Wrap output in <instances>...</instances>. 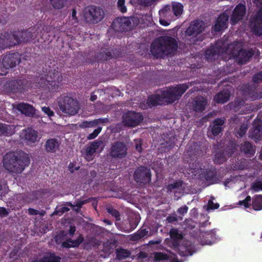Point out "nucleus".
<instances>
[{
    "instance_id": "1",
    "label": "nucleus",
    "mask_w": 262,
    "mask_h": 262,
    "mask_svg": "<svg viewBox=\"0 0 262 262\" xmlns=\"http://www.w3.org/2000/svg\"><path fill=\"white\" fill-rule=\"evenodd\" d=\"M178 42L171 36H161L156 38L151 44L150 52L156 58H164L173 55L178 49Z\"/></svg>"
},
{
    "instance_id": "2",
    "label": "nucleus",
    "mask_w": 262,
    "mask_h": 262,
    "mask_svg": "<svg viewBox=\"0 0 262 262\" xmlns=\"http://www.w3.org/2000/svg\"><path fill=\"white\" fill-rule=\"evenodd\" d=\"M29 164L30 159L28 154L23 151L9 152L4 157L3 166L11 173H21Z\"/></svg>"
},
{
    "instance_id": "3",
    "label": "nucleus",
    "mask_w": 262,
    "mask_h": 262,
    "mask_svg": "<svg viewBox=\"0 0 262 262\" xmlns=\"http://www.w3.org/2000/svg\"><path fill=\"white\" fill-rule=\"evenodd\" d=\"M63 77L61 74L55 70H49L45 77L40 78L39 84L40 86L48 89L50 92L54 93L59 91L63 85Z\"/></svg>"
},
{
    "instance_id": "4",
    "label": "nucleus",
    "mask_w": 262,
    "mask_h": 262,
    "mask_svg": "<svg viewBox=\"0 0 262 262\" xmlns=\"http://www.w3.org/2000/svg\"><path fill=\"white\" fill-rule=\"evenodd\" d=\"M59 110L64 114L74 116L78 113L79 103L76 98L69 95H61L57 99Z\"/></svg>"
},
{
    "instance_id": "5",
    "label": "nucleus",
    "mask_w": 262,
    "mask_h": 262,
    "mask_svg": "<svg viewBox=\"0 0 262 262\" xmlns=\"http://www.w3.org/2000/svg\"><path fill=\"white\" fill-rule=\"evenodd\" d=\"M190 85L189 83L179 84L175 86L169 87L166 90L162 91L161 94L164 104L172 103L179 100Z\"/></svg>"
},
{
    "instance_id": "6",
    "label": "nucleus",
    "mask_w": 262,
    "mask_h": 262,
    "mask_svg": "<svg viewBox=\"0 0 262 262\" xmlns=\"http://www.w3.org/2000/svg\"><path fill=\"white\" fill-rule=\"evenodd\" d=\"M85 21L90 24H96L104 18V12L100 7L91 5L86 7L83 11Z\"/></svg>"
},
{
    "instance_id": "7",
    "label": "nucleus",
    "mask_w": 262,
    "mask_h": 262,
    "mask_svg": "<svg viewBox=\"0 0 262 262\" xmlns=\"http://www.w3.org/2000/svg\"><path fill=\"white\" fill-rule=\"evenodd\" d=\"M258 11L252 14L250 18L249 23L253 33L256 36L262 35V0H253Z\"/></svg>"
},
{
    "instance_id": "8",
    "label": "nucleus",
    "mask_w": 262,
    "mask_h": 262,
    "mask_svg": "<svg viewBox=\"0 0 262 262\" xmlns=\"http://www.w3.org/2000/svg\"><path fill=\"white\" fill-rule=\"evenodd\" d=\"M34 28H29L24 31H15L13 33H7L6 36H11L13 38V41H10V46H15L20 43L21 42H27L30 41L34 36H36L35 33Z\"/></svg>"
},
{
    "instance_id": "9",
    "label": "nucleus",
    "mask_w": 262,
    "mask_h": 262,
    "mask_svg": "<svg viewBox=\"0 0 262 262\" xmlns=\"http://www.w3.org/2000/svg\"><path fill=\"white\" fill-rule=\"evenodd\" d=\"M133 178L135 182L139 185L149 184L151 182V171L147 167L140 166L136 169Z\"/></svg>"
},
{
    "instance_id": "10",
    "label": "nucleus",
    "mask_w": 262,
    "mask_h": 262,
    "mask_svg": "<svg viewBox=\"0 0 262 262\" xmlns=\"http://www.w3.org/2000/svg\"><path fill=\"white\" fill-rule=\"evenodd\" d=\"M127 147L126 144L121 141L113 142L110 150V156L115 159H122L127 155Z\"/></svg>"
},
{
    "instance_id": "11",
    "label": "nucleus",
    "mask_w": 262,
    "mask_h": 262,
    "mask_svg": "<svg viewBox=\"0 0 262 262\" xmlns=\"http://www.w3.org/2000/svg\"><path fill=\"white\" fill-rule=\"evenodd\" d=\"M143 120L142 115L135 112L128 111L122 115V122L125 126L133 127L138 125Z\"/></svg>"
},
{
    "instance_id": "12",
    "label": "nucleus",
    "mask_w": 262,
    "mask_h": 262,
    "mask_svg": "<svg viewBox=\"0 0 262 262\" xmlns=\"http://www.w3.org/2000/svg\"><path fill=\"white\" fill-rule=\"evenodd\" d=\"M20 62V55L18 52L6 54L3 56L2 64L6 69L15 67Z\"/></svg>"
},
{
    "instance_id": "13",
    "label": "nucleus",
    "mask_w": 262,
    "mask_h": 262,
    "mask_svg": "<svg viewBox=\"0 0 262 262\" xmlns=\"http://www.w3.org/2000/svg\"><path fill=\"white\" fill-rule=\"evenodd\" d=\"M246 6L245 5L239 3L233 9L230 17V23L232 25L238 23L244 19L246 14Z\"/></svg>"
},
{
    "instance_id": "14",
    "label": "nucleus",
    "mask_w": 262,
    "mask_h": 262,
    "mask_svg": "<svg viewBox=\"0 0 262 262\" xmlns=\"http://www.w3.org/2000/svg\"><path fill=\"white\" fill-rule=\"evenodd\" d=\"M255 54V50L250 48L248 50L241 49L235 56V59L238 64L242 65L246 64Z\"/></svg>"
},
{
    "instance_id": "15",
    "label": "nucleus",
    "mask_w": 262,
    "mask_h": 262,
    "mask_svg": "<svg viewBox=\"0 0 262 262\" xmlns=\"http://www.w3.org/2000/svg\"><path fill=\"white\" fill-rule=\"evenodd\" d=\"M205 26L203 21L194 20L186 29L185 33L187 36H196L204 30Z\"/></svg>"
},
{
    "instance_id": "16",
    "label": "nucleus",
    "mask_w": 262,
    "mask_h": 262,
    "mask_svg": "<svg viewBox=\"0 0 262 262\" xmlns=\"http://www.w3.org/2000/svg\"><path fill=\"white\" fill-rule=\"evenodd\" d=\"M241 91L244 95L253 100L260 98L257 92V86L254 84H244L242 86Z\"/></svg>"
},
{
    "instance_id": "17",
    "label": "nucleus",
    "mask_w": 262,
    "mask_h": 262,
    "mask_svg": "<svg viewBox=\"0 0 262 262\" xmlns=\"http://www.w3.org/2000/svg\"><path fill=\"white\" fill-rule=\"evenodd\" d=\"M130 23L125 17L117 18L115 19L112 24V28L116 32H122L125 31L128 27Z\"/></svg>"
},
{
    "instance_id": "18",
    "label": "nucleus",
    "mask_w": 262,
    "mask_h": 262,
    "mask_svg": "<svg viewBox=\"0 0 262 262\" xmlns=\"http://www.w3.org/2000/svg\"><path fill=\"white\" fill-rule=\"evenodd\" d=\"M193 111L196 113L203 112L207 105V100L203 96H197L193 99L191 102Z\"/></svg>"
},
{
    "instance_id": "19",
    "label": "nucleus",
    "mask_w": 262,
    "mask_h": 262,
    "mask_svg": "<svg viewBox=\"0 0 262 262\" xmlns=\"http://www.w3.org/2000/svg\"><path fill=\"white\" fill-rule=\"evenodd\" d=\"M225 120L222 118H217L211 121L210 123L209 128L214 137L218 136L223 130Z\"/></svg>"
},
{
    "instance_id": "20",
    "label": "nucleus",
    "mask_w": 262,
    "mask_h": 262,
    "mask_svg": "<svg viewBox=\"0 0 262 262\" xmlns=\"http://www.w3.org/2000/svg\"><path fill=\"white\" fill-rule=\"evenodd\" d=\"M249 137L255 141L262 139V123L261 121L254 123L253 128L249 131Z\"/></svg>"
},
{
    "instance_id": "21",
    "label": "nucleus",
    "mask_w": 262,
    "mask_h": 262,
    "mask_svg": "<svg viewBox=\"0 0 262 262\" xmlns=\"http://www.w3.org/2000/svg\"><path fill=\"white\" fill-rule=\"evenodd\" d=\"M229 16L226 13H222L219 15L213 26V30L215 32H220L227 27V23Z\"/></svg>"
},
{
    "instance_id": "22",
    "label": "nucleus",
    "mask_w": 262,
    "mask_h": 262,
    "mask_svg": "<svg viewBox=\"0 0 262 262\" xmlns=\"http://www.w3.org/2000/svg\"><path fill=\"white\" fill-rule=\"evenodd\" d=\"M217 172L214 168H208L202 170L200 176H202L205 180L211 184H214L216 181Z\"/></svg>"
},
{
    "instance_id": "23",
    "label": "nucleus",
    "mask_w": 262,
    "mask_h": 262,
    "mask_svg": "<svg viewBox=\"0 0 262 262\" xmlns=\"http://www.w3.org/2000/svg\"><path fill=\"white\" fill-rule=\"evenodd\" d=\"M60 142L55 138L48 139L45 144V150L48 153H55L59 148Z\"/></svg>"
},
{
    "instance_id": "24",
    "label": "nucleus",
    "mask_w": 262,
    "mask_h": 262,
    "mask_svg": "<svg viewBox=\"0 0 262 262\" xmlns=\"http://www.w3.org/2000/svg\"><path fill=\"white\" fill-rule=\"evenodd\" d=\"M230 91L224 89L214 96V101L217 103L224 104L230 99Z\"/></svg>"
},
{
    "instance_id": "25",
    "label": "nucleus",
    "mask_w": 262,
    "mask_h": 262,
    "mask_svg": "<svg viewBox=\"0 0 262 262\" xmlns=\"http://www.w3.org/2000/svg\"><path fill=\"white\" fill-rule=\"evenodd\" d=\"M83 241V236L80 234L76 239L72 240L70 238L67 239L62 243V247L66 248L78 247Z\"/></svg>"
},
{
    "instance_id": "26",
    "label": "nucleus",
    "mask_w": 262,
    "mask_h": 262,
    "mask_svg": "<svg viewBox=\"0 0 262 262\" xmlns=\"http://www.w3.org/2000/svg\"><path fill=\"white\" fill-rule=\"evenodd\" d=\"M220 50L218 48L211 46L205 51V57L208 61H212L219 56Z\"/></svg>"
},
{
    "instance_id": "27",
    "label": "nucleus",
    "mask_w": 262,
    "mask_h": 262,
    "mask_svg": "<svg viewBox=\"0 0 262 262\" xmlns=\"http://www.w3.org/2000/svg\"><path fill=\"white\" fill-rule=\"evenodd\" d=\"M17 108L19 112L27 116H32L35 113L34 108L31 105L27 103H19L18 104Z\"/></svg>"
},
{
    "instance_id": "28",
    "label": "nucleus",
    "mask_w": 262,
    "mask_h": 262,
    "mask_svg": "<svg viewBox=\"0 0 262 262\" xmlns=\"http://www.w3.org/2000/svg\"><path fill=\"white\" fill-rule=\"evenodd\" d=\"M147 104L150 107H152L159 105L164 104V102L162 99L161 94H155L151 95L148 97Z\"/></svg>"
},
{
    "instance_id": "29",
    "label": "nucleus",
    "mask_w": 262,
    "mask_h": 262,
    "mask_svg": "<svg viewBox=\"0 0 262 262\" xmlns=\"http://www.w3.org/2000/svg\"><path fill=\"white\" fill-rule=\"evenodd\" d=\"M14 132L13 125L0 123V136H9Z\"/></svg>"
},
{
    "instance_id": "30",
    "label": "nucleus",
    "mask_w": 262,
    "mask_h": 262,
    "mask_svg": "<svg viewBox=\"0 0 262 262\" xmlns=\"http://www.w3.org/2000/svg\"><path fill=\"white\" fill-rule=\"evenodd\" d=\"M241 150L246 155L253 156L255 152V149L253 144L249 141H245L241 144Z\"/></svg>"
},
{
    "instance_id": "31",
    "label": "nucleus",
    "mask_w": 262,
    "mask_h": 262,
    "mask_svg": "<svg viewBox=\"0 0 262 262\" xmlns=\"http://www.w3.org/2000/svg\"><path fill=\"white\" fill-rule=\"evenodd\" d=\"M103 143L102 140H95L92 142L86 149L87 156H92L95 153L96 150Z\"/></svg>"
},
{
    "instance_id": "32",
    "label": "nucleus",
    "mask_w": 262,
    "mask_h": 262,
    "mask_svg": "<svg viewBox=\"0 0 262 262\" xmlns=\"http://www.w3.org/2000/svg\"><path fill=\"white\" fill-rule=\"evenodd\" d=\"M116 259L120 260L129 257L131 252L128 250L119 248L116 249Z\"/></svg>"
},
{
    "instance_id": "33",
    "label": "nucleus",
    "mask_w": 262,
    "mask_h": 262,
    "mask_svg": "<svg viewBox=\"0 0 262 262\" xmlns=\"http://www.w3.org/2000/svg\"><path fill=\"white\" fill-rule=\"evenodd\" d=\"M37 132L32 129L28 128L25 130L24 138L26 140L34 143L37 140Z\"/></svg>"
},
{
    "instance_id": "34",
    "label": "nucleus",
    "mask_w": 262,
    "mask_h": 262,
    "mask_svg": "<svg viewBox=\"0 0 262 262\" xmlns=\"http://www.w3.org/2000/svg\"><path fill=\"white\" fill-rule=\"evenodd\" d=\"M92 200V198H90L88 200H77L74 202V204H73L71 202H68L67 203V205L71 207L74 210H75L76 212H78V211L80 210V209L81 208L82 205L86 204L90 201Z\"/></svg>"
},
{
    "instance_id": "35",
    "label": "nucleus",
    "mask_w": 262,
    "mask_h": 262,
    "mask_svg": "<svg viewBox=\"0 0 262 262\" xmlns=\"http://www.w3.org/2000/svg\"><path fill=\"white\" fill-rule=\"evenodd\" d=\"M169 234L171 238L174 241L173 246H176L178 245V242L183 238V235L179 233L178 229L172 228L169 231Z\"/></svg>"
},
{
    "instance_id": "36",
    "label": "nucleus",
    "mask_w": 262,
    "mask_h": 262,
    "mask_svg": "<svg viewBox=\"0 0 262 262\" xmlns=\"http://www.w3.org/2000/svg\"><path fill=\"white\" fill-rule=\"evenodd\" d=\"M139 223V220L138 217H130L129 219L128 222L127 223H128L129 226L127 227L124 230L125 232L129 233L133 230H134L138 226Z\"/></svg>"
},
{
    "instance_id": "37",
    "label": "nucleus",
    "mask_w": 262,
    "mask_h": 262,
    "mask_svg": "<svg viewBox=\"0 0 262 262\" xmlns=\"http://www.w3.org/2000/svg\"><path fill=\"white\" fill-rule=\"evenodd\" d=\"M176 247H178L179 254L181 256H188L192 255L193 252L188 247L184 245H176Z\"/></svg>"
},
{
    "instance_id": "38",
    "label": "nucleus",
    "mask_w": 262,
    "mask_h": 262,
    "mask_svg": "<svg viewBox=\"0 0 262 262\" xmlns=\"http://www.w3.org/2000/svg\"><path fill=\"white\" fill-rule=\"evenodd\" d=\"M148 232L146 229L141 228L132 235L130 239L133 241H138L145 236Z\"/></svg>"
},
{
    "instance_id": "39",
    "label": "nucleus",
    "mask_w": 262,
    "mask_h": 262,
    "mask_svg": "<svg viewBox=\"0 0 262 262\" xmlns=\"http://www.w3.org/2000/svg\"><path fill=\"white\" fill-rule=\"evenodd\" d=\"M252 208L254 210L259 211L262 209V195H256L253 198Z\"/></svg>"
},
{
    "instance_id": "40",
    "label": "nucleus",
    "mask_w": 262,
    "mask_h": 262,
    "mask_svg": "<svg viewBox=\"0 0 262 262\" xmlns=\"http://www.w3.org/2000/svg\"><path fill=\"white\" fill-rule=\"evenodd\" d=\"M172 10L176 16H180L183 11V6L180 3L173 2L172 3Z\"/></svg>"
},
{
    "instance_id": "41",
    "label": "nucleus",
    "mask_w": 262,
    "mask_h": 262,
    "mask_svg": "<svg viewBox=\"0 0 262 262\" xmlns=\"http://www.w3.org/2000/svg\"><path fill=\"white\" fill-rule=\"evenodd\" d=\"M227 156L226 151H219L215 155L214 162L216 164H221L226 161Z\"/></svg>"
},
{
    "instance_id": "42",
    "label": "nucleus",
    "mask_w": 262,
    "mask_h": 262,
    "mask_svg": "<svg viewBox=\"0 0 262 262\" xmlns=\"http://www.w3.org/2000/svg\"><path fill=\"white\" fill-rule=\"evenodd\" d=\"M159 16L161 18H168L171 16V6L170 5H166L162 9L159 10Z\"/></svg>"
},
{
    "instance_id": "43",
    "label": "nucleus",
    "mask_w": 262,
    "mask_h": 262,
    "mask_svg": "<svg viewBox=\"0 0 262 262\" xmlns=\"http://www.w3.org/2000/svg\"><path fill=\"white\" fill-rule=\"evenodd\" d=\"M237 149V144L235 142L231 141L229 143L226 147V154L227 157H230L234 153Z\"/></svg>"
},
{
    "instance_id": "44",
    "label": "nucleus",
    "mask_w": 262,
    "mask_h": 262,
    "mask_svg": "<svg viewBox=\"0 0 262 262\" xmlns=\"http://www.w3.org/2000/svg\"><path fill=\"white\" fill-rule=\"evenodd\" d=\"M67 1V0H50L52 7L57 9H61Z\"/></svg>"
},
{
    "instance_id": "45",
    "label": "nucleus",
    "mask_w": 262,
    "mask_h": 262,
    "mask_svg": "<svg viewBox=\"0 0 262 262\" xmlns=\"http://www.w3.org/2000/svg\"><path fill=\"white\" fill-rule=\"evenodd\" d=\"M182 185L183 182L181 181H176L173 183L169 184L166 186L167 192H171L173 189H179L182 186Z\"/></svg>"
},
{
    "instance_id": "46",
    "label": "nucleus",
    "mask_w": 262,
    "mask_h": 262,
    "mask_svg": "<svg viewBox=\"0 0 262 262\" xmlns=\"http://www.w3.org/2000/svg\"><path fill=\"white\" fill-rule=\"evenodd\" d=\"M7 32H5L4 35L5 39L0 37V48H5L7 46L6 43H7V41H8L10 42L9 45L10 46V41H12L11 39L13 40V38H12V36L7 37L6 36H7Z\"/></svg>"
},
{
    "instance_id": "47",
    "label": "nucleus",
    "mask_w": 262,
    "mask_h": 262,
    "mask_svg": "<svg viewBox=\"0 0 262 262\" xmlns=\"http://www.w3.org/2000/svg\"><path fill=\"white\" fill-rule=\"evenodd\" d=\"M98 57L99 58V60L105 61L111 59L112 58V55L110 52H102L98 55Z\"/></svg>"
},
{
    "instance_id": "48",
    "label": "nucleus",
    "mask_w": 262,
    "mask_h": 262,
    "mask_svg": "<svg viewBox=\"0 0 262 262\" xmlns=\"http://www.w3.org/2000/svg\"><path fill=\"white\" fill-rule=\"evenodd\" d=\"M67 236V234L64 231H62L59 232V233L55 237V241L57 245L61 244L62 245V243L63 242L65 237Z\"/></svg>"
},
{
    "instance_id": "49",
    "label": "nucleus",
    "mask_w": 262,
    "mask_h": 262,
    "mask_svg": "<svg viewBox=\"0 0 262 262\" xmlns=\"http://www.w3.org/2000/svg\"><path fill=\"white\" fill-rule=\"evenodd\" d=\"M106 211L109 214L115 217L117 221L120 220V213L116 209L113 208L112 207H109L106 208Z\"/></svg>"
},
{
    "instance_id": "50",
    "label": "nucleus",
    "mask_w": 262,
    "mask_h": 262,
    "mask_svg": "<svg viewBox=\"0 0 262 262\" xmlns=\"http://www.w3.org/2000/svg\"><path fill=\"white\" fill-rule=\"evenodd\" d=\"M125 0H118L117 8L122 13L127 11L126 7L125 5Z\"/></svg>"
},
{
    "instance_id": "51",
    "label": "nucleus",
    "mask_w": 262,
    "mask_h": 262,
    "mask_svg": "<svg viewBox=\"0 0 262 262\" xmlns=\"http://www.w3.org/2000/svg\"><path fill=\"white\" fill-rule=\"evenodd\" d=\"M70 210V209L66 206L61 207L60 208H56L53 213V215H61L63 213L68 212Z\"/></svg>"
},
{
    "instance_id": "52",
    "label": "nucleus",
    "mask_w": 262,
    "mask_h": 262,
    "mask_svg": "<svg viewBox=\"0 0 262 262\" xmlns=\"http://www.w3.org/2000/svg\"><path fill=\"white\" fill-rule=\"evenodd\" d=\"M47 262H60L61 258L54 253H51L49 256H45Z\"/></svg>"
},
{
    "instance_id": "53",
    "label": "nucleus",
    "mask_w": 262,
    "mask_h": 262,
    "mask_svg": "<svg viewBox=\"0 0 262 262\" xmlns=\"http://www.w3.org/2000/svg\"><path fill=\"white\" fill-rule=\"evenodd\" d=\"M102 127H98L97 128L95 129L93 133L90 134L87 138L88 140H92L95 139L99 134L101 131Z\"/></svg>"
},
{
    "instance_id": "54",
    "label": "nucleus",
    "mask_w": 262,
    "mask_h": 262,
    "mask_svg": "<svg viewBox=\"0 0 262 262\" xmlns=\"http://www.w3.org/2000/svg\"><path fill=\"white\" fill-rule=\"evenodd\" d=\"M188 210V207L186 205H184L178 209V213L181 215L179 216L180 220H182L183 216L187 212Z\"/></svg>"
},
{
    "instance_id": "55",
    "label": "nucleus",
    "mask_w": 262,
    "mask_h": 262,
    "mask_svg": "<svg viewBox=\"0 0 262 262\" xmlns=\"http://www.w3.org/2000/svg\"><path fill=\"white\" fill-rule=\"evenodd\" d=\"M251 188L255 192H258L260 190H262V182L258 181L253 183L251 186Z\"/></svg>"
},
{
    "instance_id": "56",
    "label": "nucleus",
    "mask_w": 262,
    "mask_h": 262,
    "mask_svg": "<svg viewBox=\"0 0 262 262\" xmlns=\"http://www.w3.org/2000/svg\"><path fill=\"white\" fill-rule=\"evenodd\" d=\"M251 201V198L250 195H248L246 196L245 200L243 201H240L239 202V204L241 205H243L245 208H249L251 205L250 202Z\"/></svg>"
},
{
    "instance_id": "57",
    "label": "nucleus",
    "mask_w": 262,
    "mask_h": 262,
    "mask_svg": "<svg viewBox=\"0 0 262 262\" xmlns=\"http://www.w3.org/2000/svg\"><path fill=\"white\" fill-rule=\"evenodd\" d=\"M97 121L93 120L92 121H85L81 125V127L83 128L94 127L98 124Z\"/></svg>"
},
{
    "instance_id": "58",
    "label": "nucleus",
    "mask_w": 262,
    "mask_h": 262,
    "mask_svg": "<svg viewBox=\"0 0 262 262\" xmlns=\"http://www.w3.org/2000/svg\"><path fill=\"white\" fill-rule=\"evenodd\" d=\"M252 81L256 83L262 82V71L253 75Z\"/></svg>"
},
{
    "instance_id": "59",
    "label": "nucleus",
    "mask_w": 262,
    "mask_h": 262,
    "mask_svg": "<svg viewBox=\"0 0 262 262\" xmlns=\"http://www.w3.org/2000/svg\"><path fill=\"white\" fill-rule=\"evenodd\" d=\"M42 112L49 117H52L54 115V112L49 106H43L41 107Z\"/></svg>"
},
{
    "instance_id": "60",
    "label": "nucleus",
    "mask_w": 262,
    "mask_h": 262,
    "mask_svg": "<svg viewBox=\"0 0 262 262\" xmlns=\"http://www.w3.org/2000/svg\"><path fill=\"white\" fill-rule=\"evenodd\" d=\"M220 205L218 203H214L212 200H209L208 202L207 207L208 210H213L218 209Z\"/></svg>"
},
{
    "instance_id": "61",
    "label": "nucleus",
    "mask_w": 262,
    "mask_h": 262,
    "mask_svg": "<svg viewBox=\"0 0 262 262\" xmlns=\"http://www.w3.org/2000/svg\"><path fill=\"white\" fill-rule=\"evenodd\" d=\"M179 220V217H177V215L175 213H174L172 215H168L166 218V221L169 223H172L174 222H177Z\"/></svg>"
},
{
    "instance_id": "62",
    "label": "nucleus",
    "mask_w": 262,
    "mask_h": 262,
    "mask_svg": "<svg viewBox=\"0 0 262 262\" xmlns=\"http://www.w3.org/2000/svg\"><path fill=\"white\" fill-rule=\"evenodd\" d=\"M168 256L166 254L161 252L157 253L155 255V258L157 260H166L167 259Z\"/></svg>"
},
{
    "instance_id": "63",
    "label": "nucleus",
    "mask_w": 262,
    "mask_h": 262,
    "mask_svg": "<svg viewBox=\"0 0 262 262\" xmlns=\"http://www.w3.org/2000/svg\"><path fill=\"white\" fill-rule=\"evenodd\" d=\"M9 212L8 209L4 207H0V217H6L9 215Z\"/></svg>"
},
{
    "instance_id": "64",
    "label": "nucleus",
    "mask_w": 262,
    "mask_h": 262,
    "mask_svg": "<svg viewBox=\"0 0 262 262\" xmlns=\"http://www.w3.org/2000/svg\"><path fill=\"white\" fill-rule=\"evenodd\" d=\"M247 130V127L244 126H241L239 128V130L237 133V134L239 137H243L246 133Z\"/></svg>"
}]
</instances>
